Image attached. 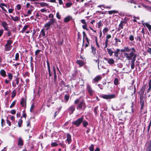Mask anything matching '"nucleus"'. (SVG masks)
Returning a JSON list of instances; mask_svg holds the SVG:
<instances>
[{
	"instance_id": "f257e3e1",
	"label": "nucleus",
	"mask_w": 151,
	"mask_h": 151,
	"mask_svg": "<svg viewBox=\"0 0 151 151\" xmlns=\"http://www.w3.org/2000/svg\"><path fill=\"white\" fill-rule=\"evenodd\" d=\"M131 50L132 51L130 53H128L126 52L124 53V56L128 60H130L132 59V57L134 55V53L136 52L135 50L134 47L132 48Z\"/></svg>"
},
{
	"instance_id": "f03ea898",
	"label": "nucleus",
	"mask_w": 151,
	"mask_h": 151,
	"mask_svg": "<svg viewBox=\"0 0 151 151\" xmlns=\"http://www.w3.org/2000/svg\"><path fill=\"white\" fill-rule=\"evenodd\" d=\"M86 108V105L83 100L80 102L76 107V109L78 110H84Z\"/></svg>"
},
{
	"instance_id": "7ed1b4c3",
	"label": "nucleus",
	"mask_w": 151,
	"mask_h": 151,
	"mask_svg": "<svg viewBox=\"0 0 151 151\" xmlns=\"http://www.w3.org/2000/svg\"><path fill=\"white\" fill-rule=\"evenodd\" d=\"M83 119V117H82L78 119L76 121L73 122L72 124L74 125L78 126L82 122Z\"/></svg>"
},
{
	"instance_id": "20e7f679",
	"label": "nucleus",
	"mask_w": 151,
	"mask_h": 151,
	"mask_svg": "<svg viewBox=\"0 0 151 151\" xmlns=\"http://www.w3.org/2000/svg\"><path fill=\"white\" fill-rule=\"evenodd\" d=\"M102 97L105 99H110L112 98H115V95L114 94H111L110 95H104L102 96Z\"/></svg>"
},
{
	"instance_id": "39448f33",
	"label": "nucleus",
	"mask_w": 151,
	"mask_h": 151,
	"mask_svg": "<svg viewBox=\"0 0 151 151\" xmlns=\"http://www.w3.org/2000/svg\"><path fill=\"white\" fill-rule=\"evenodd\" d=\"M104 60H106L108 63L110 65H112L114 63V61L112 58H107L106 57L104 58Z\"/></svg>"
},
{
	"instance_id": "423d86ee",
	"label": "nucleus",
	"mask_w": 151,
	"mask_h": 151,
	"mask_svg": "<svg viewBox=\"0 0 151 151\" xmlns=\"http://www.w3.org/2000/svg\"><path fill=\"white\" fill-rule=\"evenodd\" d=\"M66 136L67 139L66 141L67 142L68 144H69L72 142L71 136L69 133H67Z\"/></svg>"
},
{
	"instance_id": "0eeeda50",
	"label": "nucleus",
	"mask_w": 151,
	"mask_h": 151,
	"mask_svg": "<svg viewBox=\"0 0 151 151\" xmlns=\"http://www.w3.org/2000/svg\"><path fill=\"white\" fill-rule=\"evenodd\" d=\"M87 89L90 95H92L93 94V91L92 90L90 86L88 84L87 85Z\"/></svg>"
},
{
	"instance_id": "6e6552de",
	"label": "nucleus",
	"mask_w": 151,
	"mask_h": 151,
	"mask_svg": "<svg viewBox=\"0 0 151 151\" xmlns=\"http://www.w3.org/2000/svg\"><path fill=\"white\" fill-rule=\"evenodd\" d=\"M47 66L49 75V76H51L52 75V73L51 72V71H50V63L48 61H47Z\"/></svg>"
},
{
	"instance_id": "1a4fd4ad",
	"label": "nucleus",
	"mask_w": 151,
	"mask_h": 151,
	"mask_svg": "<svg viewBox=\"0 0 151 151\" xmlns=\"http://www.w3.org/2000/svg\"><path fill=\"white\" fill-rule=\"evenodd\" d=\"M12 45H5L4 46V50L6 51H9L12 47Z\"/></svg>"
},
{
	"instance_id": "9d476101",
	"label": "nucleus",
	"mask_w": 151,
	"mask_h": 151,
	"mask_svg": "<svg viewBox=\"0 0 151 151\" xmlns=\"http://www.w3.org/2000/svg\"><path fill=\"white\" fill-rule=\"evenodd\" d=\"M38 4H39L40 6L42 7H48L49 5L46 3L44 2H42L38 3Z\"/></svg>"
},
{
	"instance_id": "9b49d317",
	"label": "nucleus",
	"mask_w": 151,
	"mask_h": 151,
	"mask_svg": "<svg viewBox=\"0 0 151 151\" xmlns=\"http://www.w3.org/2000/svg\"><path fill=\"white\" fill-rule=\"evenodd\" d=\"M48 23L50 26L53 25L55 23H56L55 19H50Z\"/></svg>"
},
{
	"instance_id": "f8f14e48",
	"label": "nucleus",
	"mask_w": 151,
	"mask_h": 151,
	"mask_svg": "<svg viewBox=\"0 0 151 151\" xmlns=\"http://www.w3.org/2000/svg\"><path fill=\"white\" fill-rule=\"evenodd\" d=\"M0 74L3 77L6 76V71L3 69H1L0 71Z\"/></svg>"
},
{
	"instance_id": "ddd939ff",
	"label": "nucleus",
	"mask_w": 151,
	"mask_h": 151,
	"mask_svg": "<svg viewBox=\"0 0 151 151\" xmlns=\"http://www.w3.org/2000/svg\"><path fill=\"white\" fill-rule=\"evenodd\" d=\"M124 22L123 21H121L120 24L119 25V27L117 30V31L119 32L121 29L123 28V23Z\"/></svg>"
},
{
	"instance_id": "4468645a",
	"label": "nucleus",
	"mask_w": 151,
	"mask_h": 151,
	"mask_svg": "<svg viewBox=\"0 0 151 151\" xmlns=\"http://www.w3.org/2000/svg\"><path fill=\"white\" fill-rule=\"evenodd\" d=\"M45 32L44 29H42L41 30V32L40 35V37H44L45 36Z\"/></svg>"
},
{
	"instance_id": "2eb2a0df",
	"label": "nucleus",
	"mask_w": 151,
	"mask_h": 151,
	"mask_svg": "<svg viewBox=\"0 0 151 151\" xmlns=\"http://www.w3.org/2000/svg\"><path fill=\"white\" fill-rule=\"evenodd\" d=\"M101 78V77L100 76H98L95 77L93 80L95 82H97L100 80Z\"/></svg>"
},
{
	"instance_id": "dca6fc26",
	"label": "nucleus",
	"mask_w": 151,
	"mask_h": 151,
	"mask_svg": "<svg viewBox=\"0 0 151 151\" xmlns=\"http://www.w3.org/2000/svg\"><path fill=\"white\" fill-rule=\"evenodd\" d=\"M76 63L79 64L80 66H82L84 64L82 60H77Z\"/></svg>"
},
{
	"instance_id": "f3484780",
	"label": "nucleus",
	"mask_w": 151,
	"mask_h": 151,
	"mask_svg": "<svg viewBox=\"0 0 151 151\" xmlns=\"http://www.w3.org/2000/svg\"><path fill=\"white\" fill-rule=\"evenodd\" d=\"M144 25H145L146 27L148 28L149 31L151 29V25L148 23H144Z\"/></svg>"
},
{
	"instance_id": "a211bd4d",
	"label": "nucleus",
	"mask_w": 151,
	"mask_h": 151,
	"mask_svg": "<svg viewBox=\"0 0 151 151\" xmlns=\"http://www.w3.org/2000/svg\"><path fill=\"white\" fill-rule=\"evenodd\" d=\"M120 50L118 49H117L114 52V56L116 57H118V54L119 53Z\"/></svg>"
},
{
	"instance_id": "6ab92c4d",
	"label": "nucleus",
	"mask_w": 151,
	"mask_h": 151,
	"mask_svg": "<svg viewBox=\"0 0 151 151\" xmlns=\"http://www.w3.org/2000/svg\"><path fill=\"white\" fill-rule=\"evenodd\" d=\"M107 51L109 55L111 56L112 55L113 53H114L113 51H112V50L110 49L107 48Z\"/></svg>"
},
{
	"instance_id": "aec40b11",
	"label": "nucleus",
	"mask_w": 151,
	"mask_h": 151,
	"mask_svg": "<svg viewBox=\"0 0 151 151\" xmlns=\"http://www.w3.org/2000/svg\"><path fill=\"white\" fill-rule=\"evenodd\" d=\"M11 18L14 21H18L19 20V18L18 17L15 16V17L12 16L11 17Z\"/></svg>"
},
{
	"instance_id": "412c9836",
	"label": "nucleus",
	"mask_w": 151,
	"mask_h": 151,
	"mask_svg": "<svg viewBox=\"0 0 151 151\" xmlns=\"http://www.w3.org/2000/svg\"><path fill=\"white\" fill-rule=\"evenodd\" d=\"M50 25L47 22L45 24L44 27L46 28V30H47L50 28Z\"/></svg>"
},
{
	"instance_id": "4be33fe9",
	"label": "nucleus",
	"mask_w": 151,
	"mask_h": 151,
	"mask_svg": "<svg viewBox=\"0 0 151 151\" xmlns=\"http://www.w3.org/2000/svg\"><path fill=\"white\" fill-rule=\"evenodd\" d=\"M29 26L28 25H25L24 27L23 28L22 30L20 32H22V33H23L25 32L26 29L27 28L29 27Z\"/></svg>"
},
{
	"instance_id": "5701e85b",
	"label": "nucleus",
	"mask_w": 151,
	"mask_h": 151,
	"mask_svg": "<svg viewBox=\"0 0 151 151\" xmlns=\"http://www.w3.org/2000/svg\"><path fill=\"white\" fill-rule=\"evenodd\" d=\"M18 144V145H23V141L21 138H19Z\"/></svg>"
},
{
	"instance_id": "b1692460",
	"label": "nucleus",
	"mask_w": 151,
	"mask_h": 151,
	"mask_svg": "<svg viewBox=\"0 0 151 151\" xmlns=\"http://www.w3.org/2000/svg\"><path fill=\"white\" fill-rule=\"evenodd\" d=\"M3 6L6 7V5L5 4L1 3L0 4V7H1L4 11L6 12V11L4 9V7H3Z\"/></svg>"
},
{
	"instance_id": "393cba45",
	"label": "nucleus",
	"mask_w": 151,
	"mask_h": 151,
	"mask_svg": "<svg viewBox=\"0 0 151 151\" xmlns=\"http://www.w3.org/2000/svg\"><path fill=\"white\" fill-rule=\"evenodd\" d=\"M109 14H111L113 13H118L117 11L114 10L109 11L108 12Z\"/></svg>"
},
{
	"instance_id": "a878e982",
	"label": "nucleus",
	"mask_w": 151,
	"mask_h": 151,
	"mask_svg": "<svg viewBox=\"0 0 151 151\" xmlns=\"http://www.w3.org/2000/svg\"><path fill=\"white\" fill-rule=\"evenodd\" d=\"M146 151H151V143H150V144L147 146V148L146 149Z\"/></svg>"
},
{
	"instance_id": "bb28decb",
	"label": "nucleus",
	"mask_w": 151,
	"mask_h": 151,
	"mask_svg": "<svg viewBox=\"0 0 151 151\" xmlns=\"http://www.w3.org/2000/svg\"><path fill=\"white\" fill-rule=\"evenodd\" d=\"M12 43V41L10 40H9L7 41V43L5 45H11V44Z\"/></svg>"
},
{
	"instance_id": "cd10ccee",
	"label": "nucleus",
	"mask_w": 151,
	"mask_h": 151,
	"mask_svg": "<svg viewBox=\"0 0 151 151\" xmlns=\"http://www.w3.org/2000/svg\"><path fill=\"white\" fill-rule=\"evenodd\" d=\"M83 124V127H86L88 124V122L86 121H83L82 122Z\"/></svg>"
},
{
	"instance_id": "c85d7f7f",
	"label": "nucleus",
	"mask_w": 151,
	"mask_h": 151,
	"mask_svg": "<svg viewBox=\"0 0 151 151\" xmlns=\"http://www.w3.org/2000/svg\"><path fill=\"white\" fill-rule=\"evenodd\" d=\"M8 78L9 79L10 81H11L13 78V76L12 73H8Z\"/></svg>"
},
{
	"instance_id": "c756f323",
	"label": "nucleus",
	"mask_w": 151,
	"mask_h": 151,
	"mask_svg": "<svg viewBox=\"0 0 151 151\" xmlns=\"http://www.w3.org/2000/svg\"><path fill=\"white\" fill-rule=\"evenodd\" d=\"M36 16L38 19H40L41 18V14L40 13H37L36 15Z\"/></svg>"
},
{
	"instance_id": "7c9ffc66",
	"label": "nucleus",
	"mask_w": 151,
	"mask_h": 151,
	"mask_svg": "<svg viewBox=\"0 0 151 151\" xmlns=\"http://www.w3.org/2000/svg\"><path fill=\"white\" fill-rule=\"evenodd\" d=\"M71 17H65L64 19V22H69L70 19Z\"/></svg>"
},
{
	"instance_id": "2f4dec72",
	"label": "nucleus",
	"mask_w": 151,
	"mask_h": 151,
	"mask_svg": "<svg viewBox=\"0 0 151 151\" xmlns=\"http://www.w3.org/2000/svg\"><path fill=\"white\" fill-rule=\"evenodd\" d=\"M16 102V101L15 100L12 102V104H11V105L10 106V108H12L14 106Z\"/></svg>"
},
{
	"instance_id": "473e14b6",
	"label": "nucleus",
	"mask_w": 151,
	"mask_h": 151,
	"mask_svg": "<svg viewBox=\"0 0 151 151\" xmlns=\"http://www.w3.org/2000/svg\"><path fill=\"white\" fill-rule=\"evenodd\" d=\"M16 92L15 90H14L12 92V97L14 98L16 95Z\"/></svg>"
},
{
	"instance_id": "72a5a7b5",
	"label": "nucleus",
	"mask_w": 151,
	"mask_h": 151,
	"mask_svg": "<svg viewBox=\"0 0 151 151\" xmlns=\"http://www.w3.org/2000/svg\"><path fill=\"white\" fill-rule=\"evenodd\" d=\"M22 123V120L21 119H19L18 122V125L19 127H20Z\"/></svg>"
},
{
	"instance_id": "f704fd0d",
	"label": "nucleus",
	"mask_w": 151,
	"mask_h": 151,
	"mask_svg": "<svg viewBox=\"0 0 151 151\" xmlns=\"http://www.w3.org/2000/svg\"><path fill=\"white\" fill-rule=\"evenodd\" d=\"M70 110L73 112L75 110V107L74 106H71L69 108Z\"/></svg>"
},
{
	"instance_id": "c9c22d12",
	"label": "nucleus",
	"mask_w": 151,
	"mask_h": 151,
	"mask_svg": "<svg viewBox=\"0 0 151 151\" xmlns=\"http://www.w3.org/2000/svg\"><path fill=\"white\" fill-rule=\"evenodd\" d=\"M89 149L90 151H94V145L93 144H92L89 147Z\"/></svg>"
},
{
	"instance_id": "e433bc0d",
	"label": "nucleus",
	"mask_w": 151,
	"mask_h": 151,
	"mask_svg": "<svg viewBox=\"0 0 151 151\" xmlns=\"http://www.w3.org/2000/svg\"><path fill=\"white\" fill-rule=\"evenodd\" d=\"M91 49H92V52L93 54L94 55L96 53V49L94 47H91Z\"/></svg>"
},
{
	"instance_id": "4c0bfd02",
	"label": "nucleus",
	"mask_w": 151,
	"mask_h": 151,
	"mask_svg": "<svg viewBox=\"0 0 151 151\" xmlns=\"http://www.w3.org/2000/svg\"><path fill=\"white\" fill-rule=\"evenodd\" d=\"M119 82L117 78H115L114 81V83L115 85L118 84Z\"/></svg>"
},
{
	"instance_id": "58836bf2",
	"label": "nucleus",
	"mask_w": 151,
	"mask_h": 151,
	"mask_svg": "<svg viewBox=\"0 0 151 151\" xmlns=\"http://www.w3.org/2000/svg\"><path fill=\"white\" fill-rule=\"evenodd\" d=\"M2 25L4 28V27H6L7 26L8 24L6 22H2Z\"/></svg>"
},
{
	"instance_id": "ea45409f",
	"label": "nucleus",
	"mask_w": 151,
	"mask_h": 151,
	"mask_svg": "<svg viewBox=\"0 0 151 151\" xmlns=\"http://www.w3.org/2000/svg\"><path fill=\"white\" fill-rule=\"evenodd\" d=\"M125 52H130L131 50V49H129L128 47H124Z\"/></svg>"
},
{
	"instance_id": "a19ab883",
	"label": "nucleus",
	"mask_w": 151,
	"mask_h": 151,
	"mask_svg": "<svg viewBox=\"0 0 151 151\" xmlns=\"http://www.w3.org/2000/svg\"><path fill=\"white\" fill-rule=\"evenodd\" d=\"M95 41H96V46L98 48H99L100 46H99V44L98 43L97 37H95Z\"/></svg>"
},
{
	"instance_id": "79ce46f5",
	"label": "nucleus",
	"mask_w": 151,
	"mask_h": 151,
	"mask_svg": "<svg viewBox=\"0 0 151 151\" xmlns=\"http://www.w3.org/2000/svg\"><path fill=\"white\" fill-rule=\"evenodd\" d=\"M98 7L101 8L102 10H104V9L106 8V7L104 5H99Z\"/></svg>"
},
{
	"instance_id": "37998d69",
	"label": "nucleus",
	"mask_w": 151,
	"mask_h": 151,
	"mask_svg": "<svg viewBox=\"0 0 151 151\" xmlns=\"http://www.w3.org/2000/svg\"><path fill=\"white\" fill-rule=\"evenodd\" d=\"M72 4V3L71 2L67 3L65 4L66 6L67 7H70V6H71Z\"/></svg>"
},
{
	"instance_id": "c03bdc74",
	"label": "nucleus",
	"mask_w": 151,
	"mask_h": 151,
	"mask_svg": "<svg viewBox=\"0 0 151 151\" xmlns=\"http://www.w3.org/2000/svg\"><path fill=\"white\" fill-rule=\"evenodd\" d=\"M35 106L34 105V104H32V106L30 107V111L31 112H32L34 108H35Z\"/></svg>"
},
{
	"instance_id": "a18cd8bd",
	"label": "nucleus",
	"mask_w": 151,
	"mask_h": 151,
	"mask_svg": "<svg viewBox=\"0 0 151 151\" xmlns=\"http://www.w3.org/2000/svg\"><path fill=\"white\" fill-rule=\"evenodd\" d=\"M133 58H132V60L131 61V63H134V61L135 60L136 56V55H135L133 56Z\"/></svg>"
},
{
	"instance_id": "49530a36",
	"label": "nucleus",
	"mask_w": 151,
	"mask_h": 151,
	"mask_svg": "<svg viewBox=\"0 0 151 151\" xmlns=\"http://www.w3.org/2000/svg\"><path fill=\"white\" fill-rule=\"evenodd\" d=\"M19 58V54L18 53L16 54L15 56V59L16 60H17Z\"/></svg>"
},
{
	"instance_id": "de8ad7c7",
	"label": "nucleus",
	"mask_w": 151,
	"mask_h": 151,
	"mask_svg": "<svg viewBox=\"0 0 151 151\" xmlns=\"http://www.w3.org/2000/svg\"><path fill=\"white\" fill-rule=\"evenodd\" d=\"M115 40L116 41V44H117L118 42H121L120 39H117V38H115Z\"/></svg>"
},
{
	"instance_id": "09e8293b",
	"label": "nucleus",
	"mask_w": 151,
	"mask_h": 151,
	"mask_svg": "<svg viewBox=\"0 0 151 151\" xmlns=\"http://www.w3.org/2000/svg\"><path fill=\"white\" fill-rule=\"evenodd\" d=\"M83 45L84 44V38L85 37H86H86H87L86 36L85 32H83Z\"/></svg>"
},
{
	"instance_id": "8fccbe9b",
	"label": "nucleus",
	"mask_w": 151,
	"mask_h": 151,
	"mask_svg": "<svg viewBox=\"0 0 151 151\" xmlns=\"http://www.w3.org/2000/svg\"><path fill=\"white\" fill-rule=\"evenodd\" d=\"M1 124L2 127H3L5 125V122L3 119H2L1 120Z\"/></svg>"
},
{
	"instance_id": "3c124183",
	"label": "nucleus",
	"mask_w": 151,
	"mask_h": 151,
	"mask_svg": "<svg viewBox=\"0 0 151 151\" xmlns=\"http://www.w3.org/2000/svg\"><path fill=\"white\" fill-rule=\"evenodd\" d=\"M129 40L131 41H133L134 40V37L132 35H130L129 37Z\"/></svg>"
},
{
	"instance_id": "603ef678",
	"label": "nucleus",
	"mask_w": 151,
	"mask_h": 151,
	"mask_svg": "<svg viewBox=\"0 0 151 151\" xmlns=\"http://www.w3.org/2000/svg\"><path fill=\"white\" fill-rule=\"evenodd\" d=\"M54 15L53 14H49L48 17L49 18H51V19H55L54 18Z\"/></svg>"
},
{
	"instance_id": "864d4df0",
	"label": "nucleus",
	"mask_w": 151,
	"mask_h": 151,
	"mask_svg": "<svg viewBox=\"0 0 151 151\" xmlns=\"http://www.w3.org/2000/svg\"><path fill=\"white\" fill-rule=\"evenodd\" d=\"M59 145L63 148H64L66 146V145L64 144L63 143H60L59 144Z\"/></svg>"
},
{
	"instance_id": "5fc2aeb1",
	"label": "nucleus",
	"mask_w": 151,
	"mask_h": 151,
	"mask_svg": "<svg viewBox=\"0 0 151 151\" xmlns=\"http://www.w3.org/2000/svg\"><path fill=\"white\" fill-rule=\"evenodd\" d=\"M87 25L86 24H84V25L82 26V27L83 29H86V30H88V29L87 28Z\"/></svg>"
},
{
	"instance_id": "6e6d98bb",
	"label": "nucleus",
	"mask_w": 151,
	"mask_h": 151,
	"mask_svg": "<svg viewBox=\"0 0 151 151\" xmlns=\"http://www.w3.org/2000/svg\"><path fill=\"white\" fill-rule=\"evenodd\" d=\"M51 145L52 147H55L57 146L58 145V144L55 142H52L51 143Z\"/></svg>"
},
{
	"instance_id": "4d7b16f0",
	"label": "nucleus",
	"mask_w": 151,
	"mask_h": 151,
	"mask_svg": "<svg viewBox=\"0 0 151 151\" xmlns=\"http://www.w3.org/2000/svg\"><path fill=\"white\" fill-rule=\"evenodd\" d=\"M16 111L14 109H13L11 111L10 113L12 114H16Z\"/></svg>"
},
{
	"instance_id": "13d9d810",
	"label": "nucleus",
	"mask_w": 151,
	"mask_h": 151,
	"mask_svg": "<svg viewBox=\"0 0 151 151\" xmlns=\"http://www.w3.org/2000/svg\"><path fill=\"white\" fill-rule=\"evenodd\" d=\"M61 16L60 15L59 13L58 12L56 14V17H57L59 19H60Z\"/></svg>"
},
{
	"instance_id": "bf43d9fd",
	"label": "nucleus",
	"mask_w": 151,
	"mask_h": 151,
	"mask_svg": "<svg viewBox=\"0 0 151 151\" xmlns=\"http://www.w3.org/2000/svg\"><path fill=\"white\" fill-rule=\"evenodd\" d=\"M16 7L18 10H20L21 9V6L19 4H18L17 5Z\"/></svg>"
},
{
	"instance_id": "052dcab7",
	"label": "nucleus",
	"mask_w": 151,
	"mask_h": 151,
	"mask_svg": "<svg viewBox=\"0 0 151 151\" xmlns=\"http://www.w3.org/2000/svg\"><path fill=\"white\" fill-rule=\"evenodd\" d=\"M109 30L107 28H105L103 30V32L104 33H105L107 32Z\"/></svg>"
},
{
	"instance_id": "680f3d73",
	"label": "nucleus",
	"mask_w": 151,
	"mask_h": 151,
	"mask_svg": "<svg viewBox=\"0 0 151 151\" xmlns=\"http://www.w3.org/2000/svg\"><path fill=\"white\" fill-rule=\"evenodd\" d=\"M80 101V99H76L75 102H74V104H78Z\"/></svg>"
},
{
	"instance_id": "e2e57ef3",
	"label": "nucleus",
	"mask_w": 151,
	"mask_h": 151,
	"mask_svg": "<svg viewBox=\"0 0 151 151\" xmlns=\"http://www.w3.org/2000/svg\"><path fill=\"white\" fill-rule=\"evenodd\" d=\"M65 99L66 101H68L69 99V96L67 95H65Z\"/></svg>"
},
{
	"instance_id": "0e129e2a",
	"label": "nucleus",
	"mask_w": 151,
	"mask_h": 151,
	"mask_svg": "<svg viewBox=\"0 0 151 151\" xmlns=\"http://www.w3.org/2000/svg\"><path fill=\"white\" fill-rule=\"evenodd\" d=\"M16 84L17 85H18L19 82V78H17L16 79Z\"/></svg>"
},
{
	"instance_id": "69168bd1",
	"label": "nucleus",
	"mask_w": 151,
	"mask_h": 151,
	"mask_svg": "<svg viewBox=\"0 0 151 151\" xmlns=\"http://www.w3.org/2000/svg\"><path fill=\"white\" fill-rule=\"evenodd\" d=\"M24 99H22V101L20 102L22 106H24Z\"/></svg>"
},
{
	"instance_id": "338daca9",
	"label": "nucleus",
	"mask_w": 151,
	"mask_h": 151,
	"mask_svg": "<svg viewBox=\"0 0 151 151\" xmlns=\"http://www.w3.org/2000/svg\"><path fill=\"white\" fill-rule=\"evenodd\" d=\"M54 82H55V83L56 80V79H57V75H56V73H54Z\"/></svg>"
},
{
	"instance_id": "774afa93",
	"label": "nucleus",
	"mask_w": 151,
	"mask_h": 151,
	"mask_svg": "<svg viewBox=\"0 0 151 151\" xmlns=\"http://www.w3.org/2000/svg\"><path fill=\"white\" fill-rule=\"evenodd\" d=\"M6 123L8 124L9 126H10L11 125L10 122L8 119L6 120Z\"/></svg>"
}]
</instances>
